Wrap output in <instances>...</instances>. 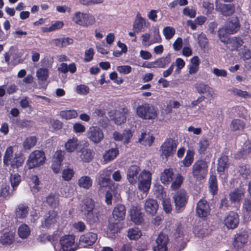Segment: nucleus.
Wrapping results in <instances>:
<instances>
[{
	"mask_svg": "<svg viewBox=\"0 0 251 251\" xmlns=\"http://www.w3.org/2000/svg\"><path fill=\"white\" fill-rule=\"evenodd\" d=\"M16 147H8L3 156V164L5 166H10L12 169H18L22 166L25 161L23 154L21 152H15Z\"/></svg>",
	"mask_w": 251,
	"mask_h": 251,
	"instance_id": "f257e3e1",
	"label": "nucleus"
},
{
	"mask_svg": "<svg viewBox=\"0 0 251 251\" xmlns=\"http://www.w3.org/2000/svg\"><path fill=\"white\" fill-rule=\"evenodd\" d=\"M61 248L52 243L55 251H75L78 248L77 243L75 242V236L68 234L62 236L59 240Z\"/></svg>",
	"mask_w": 251,
	"mask_h": 251,
	"instance_id": "f03ea898",
	"label": "nucleus"
},
{
	"mask_svg": "<svg viewBox=\"0 0 251 251\" xmlns=\"http://www.w3.org/2000/svg\"><path fill=\"white\" fill-rule=\"evenodd\" d=\"M137 115L144 120H153L157 117V111L152 105L147 102L137 106L136 110Z\"/></svg>",
	"mask_w": 251,
	"mask_h": 251,
	"instance_id": "7ed1b4c3",
	"label": "nucleus"
},
{
	"mask_svg": "<svg viewBox=\"0 0 251 251\" xmlns=\"http://www.w3.org/2000/svg\"><path fill=\"white\" fill-rule=\"evenodd\" d=\"M72 21L76 25L83 27L92 25L96 22L95 18L92 15L80 11L75 12L74 14Z\"/></svg>",
	"mask_w": 251,
	"mask_h": 251,
	"instance_id": "20e7f679",
	"label": "nucleus"
},
{
	"mask_svg": "<svg viewBox=\"0 0 251 251\" xmlns=\"http://www.w3.org/2000/svg\"><path fill=\"white\" fill-rule=\"evenodd\" d=\"M46 159L43 151L36 150L30 153L26 161V165L29 169L39 167L44 164Z\"/></svg>",
	"mask_w": 251,
	"mask_h": 251,
	"instance_id": "39448f33",
	"label": "nucleus"
},
{
	"mask_svg": "<svg viewBox=\"0 0 251 251\" xmlns=\"http://www.w3.org/2000/svg\"><path fill=\"white\" fill-rule=\"evenodd\" d=\"M208 165L206 161L202 160L197 161L193 165L192 173L197 180L204 179L208 172Z\"/></svg>",
	"mask_w": 251,
	"mask_h": 251,
	"instance_id": "423d86ee",
	"label": "nucleus"
},
{
	"mask_svg": "<svg viewBox=\"0 0 251 251\" xmlns=\"http://www.w3.org/2000/svg\"><path fill=\"white\" fill-rule=\"evenodd\" d=\"M138 181L139 190L144 193L147 192L151 184V174L149 171L143 170L139 174Z\"/></svg>",
	"mask_w": 251,
	"mask_h": 251,
	"instance_id": "0eeeda50",
	"label": "nucleus"
},
{
	"mask_svg": "<svg viewBox=\"0 0 251 251\" xmlns=\"http://www.w3.org/2000/svg\"><path fill=\"white\" fill-rule=\"evenodd\" d=\"M56 216V213L54 211H49L42 220L40 228L43 230H45L57 226Z\"/></svg>",
	"mask_w": 251,
	"mask_h": 251,
	"instance_id": "6e6552de",
	"label": "nucleus"
},
{
	"mask_svg": "<svg viewBox=\"0 0 251 251\" xmlns=\"http://www.w3.org/2000/svg\"><path fill=\"white\" fill-rule=\"evenodd\" d=\"M87 138L92 142L98 144L100 142L104 137L102 130L97 126H92L89 127L87 132Z\"/></svg>",
	"mask_w": 251,
	"mask_h": 251,
	"instance_id": "1a4fd4ad",
	"label": "nucleus"
},
{
	"mask_svg": "<svg viewBox=\"0 0 251 251\" xmlns=\"http://www.w3.org/2000/svg\"><path fill=\"white\" fill-rule=\"evenodd\" d=\"M176 206V209L177 212L181 211L185 206L187 202L188 196L185 191L181 190L177 192L173 197Z\"/></svg>",
	"mask_w": 251,
	"mask_h": 251,
	"instance_id": "9d476101",
	"label": "nucleus"
},
{
	"mask_svg": "<svg viewBox=\"0 0 251 251\" xmlns=\"http://www.w3.org/2000/svg\"><path fill=\"white\" fill-rule=\"evenodd\" d=\"M127 111L128 110L126 108L123 107L119 110H111L108 112V115L116 124L120 125L126 121V114Z\"/></svg>",
	"mask_w": 251,
	"mask_h": 251,
	"instance_id": "9b49d317",
	"label": "nucleus"
},
{
	"mask_svg": "<svg viewBox=\"0 0 251 251\" xmlns=\"http://www.w3.org/2000/svg\"><path fill=\"white\" fill-rule=\"evenodd\" d=\"M177 144L176 141L172 139H167L161 146V155L166 158L173 154L176 149Z\"/></svg>",
	"mask_w": 251,
	"mask_h": 251,
	"instance_id": "f8f14e48",
	"label": "nucleus"
},
{
	"mask_svg": "<svg viewBox=\"0 0 251 251\" xmlns=\"http://www.w3.org/2000/svg\"><path fill=\"white\" fill-rule=\"evenodd\" d=\"M98 238L97 234L89 232L81 235L79 239V245L83 248L92 246Z\"/></svg>",
	"mask_w": 251,
	"mask_h": 251,
	"instance_id": "ddd939ff",
	"label": "nucleus"
},
{
	"mask_svg": "<svg viewBox=\"0 0 251 251\" xmlns=\"http://www.w3.org/2000/svg\"><path fill=\"white\" fill-rule=\"evenodd\" d=\"M169 241L168 235L163 233H160L157 238L155 245L153 246V251H168L167 244Z\"/></svg>",
	"mask_w": 251,
	"mask_h": 251,
	"instance_id": "4468645a",
	"label": "nucleus"
},
{
	"mask_svg": "<svg viewBox=\"0 0 251 251\" xmlns=\"http://www.w3.org/2000/svg\"><path fill=\"white\" fill-rule=\"evenodd\" d=\"M239 223V216L237 213L230 212L225 217L224 225L228 228L234 229L237 227Z\"/></svg>",
	"mask_w": 251,
	"mask_h": 251,
	"instance_id": "2eb2a0df",
	"label": "nucleus"
},
{
	"mask_svg": "<svg viewBox=\"0 0 251 251\" xmlns=\"http://www.w3.org/2000/svg\"><path fill=\"white\" fill-rule=\"evenodd\" d=\"M158 188V192L155 193L156 197L159 199H162V204L164 211L166 213H170L172 209L171 200L170 198L166 197L165 193L163 191L161 186H159Z\"/></svg>",
	"mask_w": 251,
	"mask_h": 251,
	"instance_id": "dca6fc26",
	"label": "nucleus"
},
{
	"mask_svg": "<svg viewBox=\"0 0 251 251\" xmlns=\"http://www.w3.org/2000/svg\"><path fill=\"white\" fill-rule=\"evenodd\" d=\"M86 145L81 148L77 153L79 156L80 160L84 162H90L91 161L94 156V151L88 147V144L86 143Z\"/></svg>",
	"mask_w": 251,
	"mask_h": 251,
	"instance_id": "f3484780",
	"label": "nucleus"
},
{
	"mask_svg": "<svg viewBox=\"0 0 251 251\" xmlns=\"http://www.w3.org/2000/svg\"><path fill=\"white\" fill-rule=\"evenodd\" d=\"M129 216L131 221L136 225L141 224L144 221L143 215L137 204L132 205L129 211Z\"/></svg>",
	"mask_w": 251,
	"mask_h": 251,
	"instance_id": "a211bd4d",
	"label": "nucleus"
},
{
	"mask_svg": "<svg viewBox=\"0 0 251 251\" xmlns=\"http://www.w3.org/2000/svg\"><path fill=\"white\" fill-rule=\"evenodd\" d=\"M111 171L110 170L104 169L100 172V176L98 178V183L101 187H109L112 186V181L110 179Z\"/></svg>",
	"mask_w": 251,
	"mask_h": 251,
	"instance_id": "6ab92c4d",
	"label": "nucleus"
},
{
	"mask_svg": "<svg viewBox=\"0 0 251 251\" xmlns=\"http://www.w3.org/2000/svg\"><path fill=\"white\" fill-rule=\"evenodd\" d=\"M228 157L226 155H223L218 160L217 166V171L219 174L220 177L224 179L226 181V176L225 174L226 169H227L228 166Z\"/></svg>",
	"mask_w": 251,
	"mask_h": 251,
	"instance_id": "aec40b11",
	"label": "nucleus"
},
{
	"mask_svg": "<svg viewBox=\"0 0 251 251\" xmlns=\"http://www.w3.org/2000/svg\"><path fill=\"white\" fill-rule=\"evenodd\" d=\"M197 215L201 218L207 217L210 213V209L207 201L201 200L197 203L196 209Z\"/></svg>",
	"mask_w": 251,
	"mask_h": 251,
	"instance_id": "412c9836",
	"label": "nucleus"
},
{
	"mask_svg": "<svg viewBox=\"0 0 251 251\" xmlns=\"http://www.w3.org/2000/svg\"><path fill=\"white\" fill-rule=\"evenodd\" d=\"M140 169L136 165L131 166L127 171V179L131 184H135L138 181Z\"/></svg>",
	"mask_w": 251,
	"mask_h": 251,
	"instance_id": "4be33fe9",
	"label": "nucleus"
},
{
	"mask_svg": "<svg viewBox=\"0 0 251 251\" xmlns=\"http://www.w3.org/2000/svg\"><path fill=\"white\" fill-rule=\"evenodd\" d=\"M248 235L246 231H243L237 234L233 242L234 248L240 249L247 243Z\"/></svg>",
	"mask_w": 251,
	"mask_h": 251,
	"instance_id": "5701e85b",
	"label": "nucleus"
},
{
	"mask_svg": "<svg viewBox=\"0 0 251 251\" xmlns=\"http://www.w3.org/2000/svg\"><path fill=\"white\" fill-rule=\"evenodd\" d=\"M146 19L141 16L139 12H138L133 23V29L134 31L137 33L144 31L145 27L146 26Z\"/></svg>",
	"mask_w": 251,
	"mask_h": 251,
	"instance_id": "b1692460",
	"label": "nucleus"
},
{
	"mask_svg": "<svg viewBox=\"0 0 251 251\" xmlns=\"http://www.w3.org/2000/svg\"><path fill=\"white\" fill-rule=\"evenodd\" d=\"M80 142L76 137H73L69 139L65 143V151L69 153L75 152L79 147Z\"/></svg>",
	"mask_w": 251,
	"mask_h": 251,
	"instance_id": "393cba45",
	"label": "nucleus"
},
{
	"mask_svg": "<svg viewBox=\"0 0 251 251\" xmlns=\"http://www.w3.org/2000/svg\"><path fill=\"white\" fill-rule=\"evenodd\" d=\"M158 204L156 200L152 199H148L146 200L144 208L146 212L151 215H154L158 209Z\"/></svg>",
	"mask_w": 251,
	"mask_h": 251,
	"instance_id": "a878e982",
	"label": "nucleus"
},
{
	"mask_svg": "<svg viewBox=\"0 0 251 251\" xmlns=\"http://www.w3.org/2000/svg\"><path fill=\"white\" fill-rule=\"evenodd\" d=\"M216 9L225 16H229L235 12V6L233 3L220 4L216 6Z\"/></svg>",
	"mask_w": 251,
	"mask_h": 251,
	"instance_id": "bb28decb",
	"label": "nucleus"
},
{
	"mask_svg": "<svg viewBox=\"0 0 251 251\" xmlns=\"http://www.w3.org/2000/svg\"><path fill=\"white\" fill-rule=\"evenodd\" d=\"M195 87L199 93L205 94L208 98H213V90L208 85L202 82L197 83L195 84Z\"/></svg>",
	"mask_w": 251,
	"mask_h": 251,
	"instance_id": "cd10ccee",
	"label": "nucleus"
},
{
	"mask_svg": "<svg viewBox=\"0 0 251 251\" xmlns=\"http://www.w3.org/2000/svg\"><path fill=\"white\" fill-rule=\"evenodd\" d=\"M210 141L205 138H201L197 143V151L200 154L208 153L210 148Z\"/></svg>",
	"mask_w": 251,
	"mask_h": 251,
	"instance_id": "c85d7f7f",
	"label": "nucleus"
},
{
	"mask_svg": "<svg viewBox=\"0 0 251 251\" xmlns=\"http://www.w3.org/2000/svg\"><path fill=\"white\" fill-rule=\"evenodd\" d=\"M126 209L123 204H118L113 209L112 215L113 218L117 221L123 220L126 215Z\"/></svg>",
	"mask_w": 251,
	"mask_h": 251,
	"instance_id": "c756f323",
	"label": "nucleus"
},
{
	"mask_svg": "<svg viewBox=\"0 0 251 251\" xmlns=\"http://www.w3.org/2000/svg\"><path fill=\"white\" fill-rule=\"evenodd\" d=\"M240 25L238 17H233L226 26V32L233 34L237 32L240 29Z\"/></svg>",
	"mask_w": 251,
	"mask_h": 251,
	"instance_id": "7c9ffc66",
	"label": "nucleus"
},
{
	"mask_svg": "<svg viewBox=\"0 0 251 251\" xmlns=\"http://www.w3.org/2000/svg\"><path fill=\"white\" fill-rule=\"evenodd\" d=\"M15 240V234L12 232H5L0 233V244L3 245H9L13 243Z\"/></svg>",
	"mask_w": 251,
	"mask_h": 251,
	"instance_id": "2f4dec72",
	"label": "nucleus"
},
{
	"mask_svg": "<svg viewBox=\"0 0 251 251\" xmlns=\"http://www.w3.org/2000/svg\"><path fill=\"white\" fill-rule=\"evenodd\" d=\"M154 140V138L151 133L144 132L142 133L139 139V142L146 146L150 147L152 144Z\"/></svg>",
	"mask_w": 251,
	"mask_h": 251,
	"instance_id": "473e14b6",
	"label": "nucleus"
},
{
	"mask_svg": "<svg viewBox=\"0 0 251 251\" xmlns=\"http://www.w3.org/2000/svg\"><path fill=\"white\" fill-rule=\"evenodd\" d=\"M229 91L234 97L245 100L251 98V94L248 91H243L235 87L231 88Z\"/></svg>",
	"mask_w": 251,
	"mask_h": 251,
	"instance_id": "72a5a7b5",
	"label": "nucleus"
},
{
	"mask_svg": "<svg viewBox=\"0 0 251 251\" xmlns=\"http://www.w3.org/2000/svg\"><path fill=\"white\" fill-rule=\"evenodd\" d=\"M117 185L113 183L112 186H109V190L106 192L105 194V202L108 205L112 204V201L113 197H117V191L116 188Z\"/></svg>",
	"mask_w": 251,
	"mask_h": 251,
	"instance_id": "f704fd0d",
	"label": "nucleus"
},
{
	"mask_svg": "<svg viewBox=\"0 0 251 251\" xmlns=\"http://www.w3.org/2000/svg\"><path fill=\"white\" fill-rule=\"evenodd\" d=\"M85 218L90 225L97 223L99 220V213L96 210L84 214Z\"/></svg>",
	"mask_w": 251,
	"mask_h": 251,
	"instance_id": "c9c22d12",
	"label": "nucleus"
},
{
	"mask_svg": "<svg viewBox=\"0 0 251 251\" xmlns=\"http://www.w3.org/2000/svg\"><path fill=\"white\" fill-rule=\"evenodd\" d=\"M171 61V55L168 54L165 57H160L153 62L154 66L156 68H165Z\"/></svg>",
	"mask_w": 251,
	"mask_h": 251,
	"instance_id": "e433bc0d",
	"label": "nucleus"
},
{
	"mask_svg": "<svg viewBox=\"0 0 251 251\" xmlns=\"http://www.w3.org/2000/svg\"><path fill=\"white\" fill-rule=\"evenodd\" d=\"M174 172L172 170L166 169L161 173L160 176V180L164 184H168L173 180Z\"/></svg>",
	"mask_w": 251,
	"mask_h": 251,
	"instance_id": "4c0bfd02",
	"label": "nucleus"
},
{
	"mask_svg": "<svg viewBox=\"0 0 251 251\" xmlns=\"http://www.w3.org/2000/svg\"><path fill=\"white\" fill-rule=\"evenodd\" d=\"M28 207L27 205L20 204L16 210V218L22 219L26 217L28 212Z\"/></svg>",
	"mask_w": 251,
	"mask_h": 251,
	"instance_id": "58836bf2",
	"label": "nucleus"
},
{
	"mask_svg": "<svg viewBox=\"0 0 251 251\" xmlns=\"http://www.w3.org/2000/svg\"><path fill=\"white\" fill-rule=\"evenodd\" d=\"M93 180L89 176H82L78 180V185L79 187L88 189L92 185Z\"/></svg>",
	"mask_w": 251,
	"mask_h": 251,
	"instance_id": "ea45409f",
	"label": "nucleus"
},
{
	"mask_svg": "<svg viewBox=\"0 0 251 251\" xmlns=\"http://www.w3.org/2000/svg\"><path fill=\"white\" fill-rule=\"evenodd\" d=\"M51 44L59 48H62L73 43V39L70 38L55 39L51 41Z\"/></svg>",
	"mask_w": 251,
	"mask_h": 251,
	"instance_id": "a19ab883",
	"label": "nucleus"
},
{
	"mask_svg": "<svg viewBox=\"0 0 251 251\" xmlns=\"http://www.w3.org/2000/svg\"><path fill=\"white\" fill-rule=\"evenodd\" d=\"M119 154L117 148H111L106 151L103 155L104 161L107 163L114 160Z\"/></svg>",
	"mask_w": 251,
	"mask_h": 251,
	"instance_id": "79ce46f5",
	"label": "nucleus"
},
{
	"mask_svg": "<svg viewBox=\"0 0 251 251\" xmlns=\"http://www.w3.org/2000/svg\"><path fill=\"white\" fill-rule=\"evenodd\" d=\"M95 203L92 199L87 198L84 200L82 206V211L83 214L94 210Z\"/></svg>",
	"mask_w": 251,
	"mask_h": 251,
	"instance_id": "37998d69",
	"label": "nucleus"
},
{
	"mask_svg": "<svg viewBox=\"0 0 251 251\" xmlns=\"http://www.w3.org/2000/svg\"><path fill=\"white\" fill-rule=\"evenodd\" d=\"M244 197V192L241 190H236L229 194L230 201L233 203H239Z\"/></svg>",
	"mask_w": 251,
	"mask_h": 251,
	"instance_id": "c03bdc74",
	"label": "nucleus"
},
{
	"mask_svg": "<svg viewBox=\"0 0 251 251\" xmlns=\"http://www.w3.org/2000/svg\"><path fill=\"white\" fill-rule=\"evenodd\" d=\"M60 117L65 120L74 119L78 116V113L76 110H66L60 112Z\"/></svg>",
	"mask_w": 251,
	"mask_h": 251,
	"instance_id": "a18cd8bd",
	"label": "nucleus"
},
{
	"mask_svg": "<svg viewBox=\"0 0 251 251\" xmlns=\"http://www.w3.org/2000/svg\"><path fill=\"white\" fill-rule=\"evenodd\" d=\"M243 44V40L239 37H234L229 39L228 44L229 47H231V50H237L239 47L242 46Z\"/></svg>",
	"mask_w": 251,
	"mask_h": 251,
	"instance_id": "49530a36",
	"label": "nucleus"
},
{
	"mask_svg": "<svg viewBox=\"0 0 251 251\" xmlns=\"http://www.w3.org/2000/svg\"><path fill=\"white\" fill-rule=\"evenodd\" d=\"M195 152L193 150H188L187 151L186 156L181 163L186 167L190 166L194 161Z\"/></svg>",
	"mask_w": 251,
	"mask_h": 251,
	"instance_id": "de8ad7c7",
	"label": "nucleus"
},
{
	"mask_svg": "<svg viewBox=\"0 0 251 251\" xmlns=\"http://www.w3.org/2000/svg\"><path fill=\"white\" fill-rule=\"evenodd\" d=\"M18 233L20 238L25 239L30 234V228L27 225L22 224L18 228Z\"/></svg>",
	"mask_w": 251,
	"mask_h": 251,
	"instance_id": "09e8293b",
	"label": "nucleus"
},
{
	"mask_svg": "<svg viewBox=\"0 0 251 251\" xmlns=\"http://www.w3.org/2000/svg\"><path fill=\"white\" fill-rule=\"evenodd\" d=\"M74 192V188L70 183H65L61 188L60 193L61 195L64 197L71 196Z\"/></svg>",
	"mask_w": 251,
	"mask_h": 251,
	"instance_id": "8fccbe9b",
	"label": "nucleus"
},
{
	"mask_svg": "<svg viewBox=\"0 0 251 251\" xmlns=\"http://www.w3.org/2000/svg\"><path fill=\"white\" fill-rule=\"evenodd\" d=\"M245 126V123L240 119H234L230 125V128L233 131L242 130Z\"/></svg>",
	"mask_w": 251,
	"mask_h": 251,
	"instance_id": "3c124183",
	"label": "nucleus"
},
{
	"mask_svg": "<svg viewBox=\"0 0 251 251\" xmlns=\"http://www.w3.org/2000/svg\"><path fill=\"white\" fill-rule=\"evenodd\" d=\"M36 76L41 81H46L49 77V70L46 68H40L36 71Z\"/></svg>",
	"mask_w": 251,
	"mask_h": 251,
	"instance_id": "603ef678",
	"label": "nucleus"
},
{
	"mask_svg": "<svg viewBox=\"0 0 251 251\" xmlns=\"http://www.w3.org/2000/svg\"><path fill=\"white\" fill-rule=\"evenodd\" d=\"M37 142L35 136H29L27 137L23 142V147L25 150H29L34 147Z\"/></svg>",
	"mask_w": 251,
	"mask_h": 251,
	"instance_id": "864d4df0",
	"label": "nucleus"
},
{
	"mask_svg": "<svg viewBox=\"0 0 251 251\" xmlns=\"http://www.w3.org/2000/svg\"><path fill=\"white\" fill-rule=\"evenodd\" d=\"M184 180L183 177L179 174H177L173 180L171 187L172 190H176L178 189L181 185Z\"/></svg>",
	"mask_w": 251,
	"mask_h": 251,
	"instance_id": "5fc2aeb1",
	"label": "nucleus"
},
{
	"mask_svg": "<svg viewBox=\"0 0 251 251\" xmlns=\"http://www.w3.org/2000/svg\"><path fill=\"white\" fill-rule=\"evenodd\" d=\"M209 183L210 192L213 195L216 194L217 192L218 186L217 183V178L215 176L211 175L210 176L209 180Z\"/></svg>",
	"mask_w": 251,
	"mask_h": 251,
	"instance_id": "6e6d98bb",
	"label": "nucleus"
},
{
	"mask_svg": "<svg viewBox=\"0 0 251 251\" xmlns=\"http://www.w3.org/2000/svg\"><path fill=\"white\" fill-rule=\"evenodd\" d=\"M58 238V237L56 235H53L51 236L46 234H42L39 236L37 240L41 243H45L47 241L53 242L57 240Z\"/></svg>",
	"mask_w": 251,
	"mask_h": 251,
	"instance_id": "4d7b16f0",
	"label": "nucleus"
},
{
	"mask_svg": "<svg viewBox=\"0 0 251 251\" xmlns=\"http://www.w3.org/2000/svg\"><path fill=\"white\" fill-rule=\"evenodd\" d=\"M128 237L131 240H136L141 236V232L138 228H130L128 231Z\"/></svg>",
	"mask_w": 251,
	"mask_h": 251,
	"instance_id": "13d9d810",
	"label": "nucleus"
},
{
	"mask_svg": "<svg viewBox=\"0 0 251 251\" xmlns=\"http://www.w3.org/2000/svg\"><path fill=\"white\" fill-rule=\"evenodd\" d=\"M120 230L119 224L117 223H110L108 226V232L110 234H112L110 237L113 238L115 234L117 233Z\"/></svg>",
	"mask_w": 251,
	"mask_h": 251,
	"instance_id": "bf43d9fd",
	"label": "nucleus"
},
{
	"mask_svg": "<svg viewBox=\"0 0 251 251\" xmlns=\"http://www.w3.org/2000/svg\"><path fill=\"white\" fill-rule=\"evenodd\" d=\"M150 44L159 43L161 42V37L159 33V30L158 28H154L152 31V35L151 37Z\"/></svg>",
	"mask_w": 251,
	"mask_h": 251,
	"instance_id": "052dcab7",
	"label": "nucleus"
},
{
	"mask_svg": "<svg viewBox=\"0 0 251 251\" xmlns=\"http://www.w3.org/2000/svg\"><path fill=\"white\" fill-rule=\"evenodd\" d=\"M175 29L171 26H166L163 30V34L167 40L172 39L175 34Z\"/></svg>",
	"mask_w": 251,
	"mask_h": 251,
	"instance_id": "680f3d73",
	"label": "nucleus"
},
{
	"mask_svg": "<svg viewBox=\"0 0 251 251\" xmlns=\"http://www.w3.org/2000/svg\"><path fill=\"white\" fill-rule=\"evenodd\" d=\"M21 181V176L18 174H12L10 176V182L13 189H15L19 185Z\"/></svg>",
	"mask_w": 251,
	"mask_h": 251,
	"instance_id": "e2e57ef3",
	"label": "nucleus"
},
{
	"mask_svg": "<svg viewBox=\"0 0 251 251\" xmlns=\"http://www.w3.org/2000/svg\"><path fill=\"white\" fill-rule=\"evenodd\" d=\"M74 171L72 169H65L62 172V177L64 180L69 181L74 176Z\"/></svg>",
	"mask_w": 251,
	"mask_h": 251,
	"instance_id": "0e129e2a",
	"label": "nucleus"
},
{
	"mask_svg": "<svg viewBox=\"0 0 251 251\" xmlns=\"http://www.w3.org/2000/svg\"><path fill=\"white\" fill-rule=\"evenodd\" d=\"M9 190V186L2 185L0 189V200L2 198L6 199L10 196Z\"/></svg>",
	"mask_w": 251,
	"mask_h": 251,
	"instance_id": "69168bd1",
	"label": "nucleus"
},
{
	"mask_svg": "<svg viewBox=\"0 0 251 251\" xmlns=\"http://www.w3.org/2000/svg\"><path fill=\"white\" fill-rule=\"evenodd\" d=\"M47 202L52 207H55L58 203V197L55 195H49L46 199Z\"/></svg>",
	"mask_w": 251,
	"mask_h": 251,
	"instance_id": "338daca9",
	"label": "nucleus"
},
{
	"mask_svg": "<svg viewBox=\"0 0 251 251\" xmlns=\"http://www.w3.org/2000/svg\"><path fill=\"white\" fill-rule=\"evenodd\" d=\"M243 211L246 212L251 211V196L245 199L243 204Z\"/></svg>",
	"mask_w": 251,
	"mask_h": 251,
	"instance_id": "774afa93",
	"label": "nucleus"
}]
</instances>
